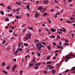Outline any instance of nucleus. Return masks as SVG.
Instances as JSON below:
<instances>
[{
  "mask_svg": "<svg viewBox=\"0 0 75 75\" xmlns=\"http://www.w3.org/2000/svg\"><path fill=\"white\" fill-rule=\"evenodd\" d=\"M36 46H37L38 48V50H41V47H44V46L42 44H41L40 43H38L36 44Z\"/></svg>",
  "mask_w": 75,
  "mask_h": 75,
  "instance_id": "obj_1",
  "label": "nucleus"
},
{
  "mask_svg": "<svg viewBox=\"0 0 75 75\" xmlns=\"http://www.w3.org/2000/svg\"><path fill=\"white\" fill-rule=\"evenodd\" d=\"M70 56H71V57L74 56L73 58H74V57H75V55H74V54H71L69 55L68 56L67 55L66 57H65L64 58L65 59H69V58H71V57H70Z\"/></svg>",
  "mask_w": 75,
  "mask_h": 75,
  "instance_id": "obj_2",
  "label": "nucleus"
},
{
  "mask_svg": "<svg viewBox=\"0 0 75 75\" xmlns=\"http://www.w3.org/2000/svg\"><path fill=\"white\" fill-rule=\"evenodd\" d=\"M26 36H27V37H26L25 38V39L26 40H28V38L30 39V38H31V34H27V35H26Z\"/></svg>",
  "mask_w": 75,
  "mask_h": 75,
  "instance_id": "obj_3",
  "label": "nucleus"
},
{
  "mask_svg": "<svg viewBox=\"0 0 75 75\" xmlns=\"http://www.w3.org/2000/svg\"><path fill=\"white\" fill-rule=\"evenodd\" d=\"M32 63H33L30 64V67H32V66H33V65H34L35 64V59L34 58H33V59L32 61Z\"/></svg>",
  "mask_w": 75,
  "mask_h": 75,
  "instance_id": "obj_4",
  "label": "nucleus"
},
{
  "mask_svg": "<svg viewBox=\"0 0 75 75\" xmlns=\"http://www.w3.org/2000/svg\"><path fill=\"white\" fill-rule=\"evenodd\" d=\"M16 33V32L14 31L13 33H12L13 35L14 36H15V37H16V36H18V35L16 33Z\"/></svg>",
  "mask_w": 75,
  "mask_h": 75,
  "instance_id": "obj_5",
  "label": "nucleus"
},
{
  "mask_svg": "<svg viewBox=\"0 0 75 75\" xmlns=\"http://www.w3.org/2000/svg\"><path fill=\"white\" fill-rule=\"evenodd\" d=\"M51 31L52 32H55V31H56V30L54 28H52L51 29Z\"/></svg>",
  "mask_w": 75,
  "mask_h": 75,
  "instance_id": "obj_6",
  "label": "nucleus"
},
{
  "mask_svg": "<svg viewBox=\"0 0 75 75\" xmlns=\"http://www.w3.org/2000/svg\"><path fill=\"white\" fill-rule=\"evenodd\" d=\"M16 67H17V65H14V67L12 68V71L14 72V69H16Z\"/></svg>",
  "mask_w": 75,
  "mask_h": 75,
  "instance_id": "obj_7",
  "label": "nucleus"
},
{
  "mask_svg": "<svg viewBox=\"0 0 75 75\" xmlns=\"http://www.w3.org/2000/svg\"><path fill=\"white\" fill-rule=\"evenodd\" d=\"M38 16H39V14L36 13H35V17H36V18H37V17H38Z\"/></svg>",
  "mask_w": 75,
  "mask_h": 75,
  "instance_id": "obj_8",
  "label": "nucleus"
},
{
  "mask_svg": "<svg viewBox=\"0 0 75 75\" xmlns=\"http://www.w3.org/2000/svg\"><path fill=\"white\" fill-rule=\"evenodd\" d=\"M62 28V29L63 30V31H64V33H65V32H66V31H67V29L64 28Z\"/></svg>",
  "mask_w": 75,
  "mask_h": 75,
  "instance_id": "obj_9",
  "label": "nucleus"
},
{
  "mask_svg": "<svg viewBox=\"0 0 75 75\" xmlns=\"http://www.w3.org/2000/svg\"><path fill=\"white\" fill-rule=\"evenodd\" d=\"M52 74H54L55 73V72H56V71H55V70L53 69L52 71Z\"/></svg>",
  "mask_w": 75,
  "mask_h": 75,
  "instance_id": "obj_10",
  "label": "nucleus"
},
{
  "mask_svg": "<svg viewBox=\"0 0 75 75\" xmlns=\"http://www.w3.org/2000/svg\"><path fill=\"white\" fill-rule=\"evenodd\" d=\"M43 2L45 3V4H48V1L47 0L46 1H43Z\"/></svg>",
  "mask_w": 75,
  "mask_h": 75,
  "instance_id": "obj_11",
  "label": "nucleus"
},
{
  "mask_svg": "<svg viewBox=\"0 0 75 75\" xmlns=\"http://www.w3.org/2000/svg\"><path fill=\"white\" fill-rule=\"evenodd\" d=\"M34 41H35L36 42H39L40 41L37 39H36Z\"/></svg>",
  "mask_w": 75,
  "mask_h": 75,
  "instance_id": "obj_12",
  "label": "nucleus"
},
{
  "mask_svg": "<svg viewBox=\"0 0 75 75\" xmlns=\"http://www.w3.org/2000/svg\"><path fill=\"white\" fill-rule=\"evenodd\" d=\"M7 8L8 10H11V7L10 6H7Z\"/></svg>",
  "mask_w": 75,
  "mask_h": 75,
  "instance_id": "obj_13",
  "label": "nucleus"
},
{
  "mask_svg": "<svg viewBox=\"0 0 75 75\" xmlns=\"http://www.w3.org/2000/svg\"><path fill=\"white\" fill-rule=\"evenodd\" d=\"M49 38H51L50 37H52L53 38H55V35H53V36H50L49 37Z\"/></svg>",
  "mask_w": 75,
  "mask_h": 75,
  "instance_id": "obj_14",
  "label": "nucleus"
},
{
  "mask_svg": "<svg viewBox=\"0 0 75 75\" xmlns=\"http://www.w3.org/2000/svg\"><path fill=\"white\" fill-rule=\"evenodd\" d=\"M75 69V67H74L71 68V69H70L71 71H73V70H74Z\"/></svg>",
  "mask_w": 75,
  "mask_h": 75,
  "instance_id": "obj_15",
  "label": "nucleus"
},
{
  "mask_svg": "<svg viewBox=\"0 0 75 75\" xmlns=\"http://www.w3.org/2000/svg\"><path fill=\"white\" fill-rule=\"evenodd\" d=\"M27 4L28 6H26V7H27L28 9V10H29V7H30V4Z\"/></svg>",
  "mask_w": 75,
  "mask_h": 75,
  "instance_id": "obj_16",
  "label": "nucleus"
},
{
  "mask_svg": "<svg viewBox=\"0 0 75 75\" xmlns=\"http://www.w3.org/2000/svg\"><path fill=\"white\" fill-rule=\"evenodd\" d=\"M28 29H30V30H33V28L32 27H28Z\"/></svg>",
  "mask_w": 75,
  "mask_h": 75,
  "instance_id": "obj_17",
  "label": "nucleus"
},
{
  "mask_svg": "<svg viewBox=\"0 0 75 75\" xmlns=\"http://www.w3.org/2000/svg\"><path fill=\"white\" fill-rule=\"evenodd\" d=\"M41 63H38L36 64V65L37 66H39V65H41Z\"/></svg>",
  "mask_w": 75,
  "mask_h": 75,
  "instance_id": "obj_18",
  "label": "nucleus"
},
{
  "mask_svg": "<svg viewBox=\"0 0 75 75\" xmlns=\"http://www.w3.org/2000/svg\"><path fill=\"white\" fill-rule=\"evenodd\" d=\"M18 51H19L18 50H17V51H16L14 53V54H17V53H18Z\"/></svg>",
  "mask_w": 75,
  "mask_h": 75,
  "instance_id": "obj_19",
  "label": "nucleus"
},
{
  "mask_svg": "<svg viewBox=\"0 0 75 75\" xmlns=\"http://www.w3.org/2000/svg\"><path fill=\"white\" fill-rule=\"evenodd\" d=\"M42 9V8L41 6H39V8H38V10H41Z\"/></svg>",
  "mask_w": 75,
  "mask_h": 75,
  "instance_id": "obj_20",
  "label": "nucleus"
},
{
  "mask_svg": "<svg viewBox=\"0 0 75 75\" xmlns=\"http://www.w3.org/2000/svg\"><path fill=\"white\" fill-rule=\"evenodd\" d=\"M47 15V14L46 13H43V16H46Z\"/></svg>",
  "mask_w": 75,
  "mask_h": 75,
  "instance_id": "obj_21",
  "label": "nucleus"
},
{
  "mask_svg": "<svg viewBox=\"0 0 75 75\" xmlns=\"http://www.w3.org/2000/svg\"><path fill=\"white\" fill-rule=\"evenodd\" d=\"M47 64H51V61H48L47 62Z\"/></svg>",
  "mask_w": 75,
  "mask_h": 75,
  "instance_id": "obj_22",
  "label": "nucleus"
},
{
  "mask_svg": "<svg viewBox=\"0 0 75 75\" xmlns=\"http://www.w3.org/2000/svg\"><path fill=\"white\" fill-rule=\"evenodd\" d=\"M20 75H22V74H23V70H21L20 71Z\"/></svg>",
  "mask_w": 75,
  "mask_h": 75,
  "instance_id": "obj_23",
  "label": "nucleus"
},
{
  "mask_svg": "<svg viewBox=\"0 0 75 75\" xmlns=\"http://www.w3.org/2000/svg\"><path fill=\"white\" fill-rule=\"evenodd\" d=\"M64 45H67V46H68V45H69V43H65Z\"/></svg>",
  "mask_w": 75,
  "mask_h": 75,
  "instance_id": "obj_24",
  "label": "nucleus"
},
{
  "mask_svg": "<svg viewBox=\"0 0 75 75\" xmlns=\"http://www.w3.org/2000/svg\"><path fill=\"white\" fill-rule=\"evenodd\" d=\"M5 21H9V19H8V18H7L5 20Z\"/></svg>",
  "mask_w": 75,
  "mask_h": 75,
  "instance_id": "obj_25",
  "label": "nucleus"
},
{
  "mask_svg": "<svg viewBox=\"0 0 75 75\" xmlns=\"http://www.w3.org/2000/svg\"><path fill=\"white\" fill-rule=\"evenodd\" d=\"M3 72H4V73H5V74H8V73H7V72L5 71L4 70H3Z\"/></svg>",
  "mask_w": 75,
  "mask_h": 75,
  "instance_id": "obj_26",
  "label": "nucleus"
},
{
  "mask_svg": "<svg viewBox=\"0 0 75 75\" xmlns=\"http://www.w3.org/2000/svg\"><path fill=\"white\" fill-rule=\"evenodd\" d=\"M0 5L2 6H3V7H4V6H5V5H4V4H2V3Z\"/></svg>",
  "mask_w": 75,
  "mask_h": 75,
  "instance_id": "obj_27",
  "label": "nucleus"
},
{
  "mask_svg": "<svg viewBox=\"0 0 75 75\" xmlns=\"http://www.w3.org/2000/svg\"><path fill=\"white\" fill-rule=\"evenodd\" d=\"M47 48H48V50H51V48H50V46H47Z\"/></svg>",
  "mask_w": 75,
  "mask_h": 75,
  "instance_id": "obj_28",
  "label": "nucleus"
},
{
  "mask_svg": "<svg viewBox=\"0 0 75 75\" xmlns=\"http://www.w3.org/2000/svg\"><path fill=\"white\" fill-rule=\"evenodd\" d=\"M0 13H1V14L3 16V15H4V13L2 11H0Z\"/></svg>",
  "mask_w": 75,
  "mask_h": 75,
  "instance_id": "obj_29",
  "label": "nucleus"
},
{
  "mask_svg": "<svg viewBox=\"0 0 75 75\" xmlns=\"http://www.w3.org/2000/svg\"><path fill=\"white\" fill-rule=\"evenodd\" d=\"M16 17L17 19H20V16H16Z\"/></svg>",
  "mask_w": 75,
  "mask_h": 75,
  "instance_id": "obj_30",
  "label": "nucleus"
},
{
  "mask_svg": "<svg viewBox=\"0 0 75 75\" xmlns=\"http://www.w3.org/2000/svg\"><path fill=\"white\" fill-rule=\"evenodd\" d=\"M54 68V67L51 66L50 67V69H52V68Z\"/></svg>",
  "mask_w": 75,
  "mask_h": 75,
  "instance_id": "obj_31",
  "label": "nucleus"
},
{
  "mask_svg": "<svg viewBox=\"0 0 75 75\" xmlns=\"http://www.w3.org/2000/svg\"><path fill=\"white\" fill-rule=\"evenodd\" d=\"M43 72H44V73L45 74H46L47 73V71H43Z\"/></svg>",
  "mask_w": 75,
  "mask_h": 75,
  "instance_id": "obj_32",
  "label": "nucleus"
},
{
  "mask_svg": "<svg viewBox=\"0 0 75 75\" xmlns=\"http://www.w3.org/2000/svg\"><path fill=\"white\" fill-rule=\"evenodd\" d=\"M8 16H9V17H12V16H13V15H12V14H8Z\"/></svg>",
  "mask_w": 75,
  "mask_h": 75,
  "instance_id": "obj_33",
  "label": "nucleus"
},
{
  "mask_svg": "<svg viewBox=\"0 0 75 75\" xmlns=\"http://www.w3.org/2000/svg\"><path fill=\"white\" fill-rule=\"evenodd\" d=\"M42 44L44 45H46V43L44 42H42Z\"/></svg>",
  "mask_w": 75,
  "mask_h": 75,
  "instance_id": "obj_34",
  "label": "nucleus"
},
{
  "mask_svg": "<svg viewBox=\"0 0 75 75\" xmlns=\"http://www.w3.org/2000/svg\"><path fill=\"white\" fill-rule=\"evenodd\" d=\"M18 45V48H20V45H21V44L20 43H19Z\"/></svg>",
  "mask_w": 75,
  "mask_h": 75,
  "instance_id": "obj_35",
  "label": "nucleus"
},
{
  "mask_svg": "<svg viewBox=\"0 0 75 75\" xmlns=\"http://www.w3.org/2000/svg\"><path fill=\"white\" fill-rule=\"evenodd\" d=\"M28 56H27L25 57V61L26 60V59H27V58H28Z\"/></svg>",
  "mask_w": 75,
  "mask_h": 75,
  "instance_id": "obj_36",
  "label": "nucleus"
},
{
  "mask_svg": "<svg viewBox=\"0 0 75 75\" xmlns=\"http://www.w3.org/2000/svg\"><path fill=\"white\" fill-rule=\"evenodd\" d=\"M23 45H24L25 47H27V45L25 43H24Z\"/></svg>",
  "mask_w": 75,
  "mask_h": 75,
  "instance_id": "obj_37",
  "label": "nucleus"
},
{
  "mask_svg": "<svg viewBox=\"0 0 75 75\" xmlns=\"http://www.w3.org/2000/svg\"><path fill=\"white\" fill-rule=\"evenodd\" d=\"M6 68H7V69H9L10 68V66H7L6 67Z\"/></svg>",
  "mask_w": 75,
  "mask_h": 75,
  "instance_id": "obj_38",
  "label": "nucleus"
},
{
  "mask_svg": "<svg viewBox=\"0 0 75 75\" xmlns=\"http://www.w3.org/2000/svg\"><path fill=\"white\" fill-rule=\"evenodd\" d=\"M68 71H69V69H67L65 71V72H66V73L68 72Z\"/></svg>",
  "mask_w": 75,
  "mask_h": 75,
  "instance_id": "obj_39",
  "label": "nucleus"
},
{
  "mask_svg": "<svg viewBox=\"0 0 75 75\" xmlns=\"http://www.w3.org/2000/svg\"><path fill=\"white\" fill-rule=\"evenodd\" d=\"M19 51H22L23 50V49L21 48H20L18 49Z\"/></svg>",
  "mask_w": 75,
  "mask_h": 75,
  "instance_id": "obj_40",
  "label": "nucleus"
},
{
  "mask_svg": "<svg viewBox=\"0 0 75 75\" xmlns=\"http://www.w3.org/2000/svg\"><path fill=\"white\" fill-rule=\"evenodd\" d=\"M5 65V63H4V62L2 63V67H3V66H4V65Z\"/></svg>",
  "mask_w": 75,
  "mask_h": 75,
  "instance_id": "obj_41",
  "label": "nucleus"
},
{
  "mask_svg": "<svg viewBox=\"0 0 75 75\" xmlns=\"http://www.w3.org/2000/svg\"><path fill=\"white\" fill-rule=\"evenodd\" d=\"M27 30V28H25L23 30V32L24 33V32H25V30Z\"/></svg>",
  "mask_w": 75,
  "mask_h": 75,
  "instance_id": "obj_42",
  "label": "nucleus"
},
{
  "mask_svg": "<svg viewBox=\"0 0 75 75\" xmlns=\"http://www.w3.org/2000/svg\"><path fill=\"white\" fill-rule=\"evenodd\" d=\"M50 56L48 57L47 58V59H50Z\"/></svg>",
  "mask_w": 75,
  "mask_h": 75,
  "instance_id": "obj_43",
  "label": "nucleus"
},
{
  "mask_svg": "<svg viewBox=\"0 0 75 75\" xmlns=\"http://www.w3.org/2000/svg\"><path fill=\"white\" fill-rule=\"evenodd\" d=\"M64 41H66L67 42H69L68 40H67L65 39Z\"/></svg>",
  "mask_w": 75,
  "mask_h": 75,
  "instance_id": "obj_44",
  "label": "nucleus"
},
{
  "mask_svg": "<svg viewBox=\"0 0 75 75\" xmlns=\"http://www.w3.org/2000/svg\"><path fill=\"white\" fill-rule=\"evenodd\" d=\"M35 69H38V66H36L35 67Z\"/></svg>",
  "mask_w": 75,
  "mask_h": 75,
  "instance_id": "obj_45",
  "label": "nucleus"
},
{
  "mask_svg": "<svg viewBox=\"0 0 75 75\" xmlns=\"http://www.w3.org/2000/svg\"><path fill=\"white\" fill-rule=\"evenodd\" d=\"M37 53L38 57L40 56V53L38 52Z\"/></svg>",
  "mask_w": 75,
  "mask_h": 75,
  "instance_id": "obj_46",
  "label": "nucleus"
},
{
  "mask_svg": "<svg viewBox=\"0 0 75 75\" xmlns=\"http://www.w3.org/2000/svg\"><path fill=\"white\" fill-rule=\"evenodd\" d=\"M70 20H74V18H70Z\"/></svg>",
  "mask_w": 75,
  "mask_h": 75,
  "instance_id": "obj_47",
  "label": "nucleus"
},
{
  "mask_svg": "<svg viewBox=\"0 0 75 75\" xmlns=\"http://www.w3.org/2000/svg\"><path fill=\"white\" fill-rule=\"evenodd\" d=\"M12 32H13V30H10L9 31V33H12Z\"/></svg>",
  "mask_w": 75,
  "mask_h": 75,
  "instance_id": "obj_48",
  "label": "nucleus"
},
{
  "mask_svg": "<svg viewBox=\"0 0 75 75\" xmlns=\"http://www.w3.org/2000/svg\"><path fill=\"white\" fill-rule=\"evenodd\" d=\"M57 14H58L59 15V14H60V13H57L56 14V15H57Z\"/></svg>",
  "mask_w": 75,
  "mask_h": 75,
  "instance_id": "obj_49",
  "label": "nucleus"
},
{
  "mask_svg": "<svg viewBox=\"0 0 75 75\" xmlns=\"http://www.w3.org/2000/svg\"><path fill=\"white\" fill-rule=\"evenodd\" d=\"M6 42L5 41V40H4L3 41V44H4Z\"/></svg>",
  "mask_w": 75,
  "mask_h": 75,
  "instance_id": "obj_50",
  "label": "nucleus"
},
{
  "mask_svg": "<svg viewBox=\"0 0 75 75\" xmlns=\"http://www.w3.org/2000/svg\"><path fill=\"white\" fill-rule=\"evenodd\" d=\"M9 50V47H8L7 48V51H8V50Z\"/></svg>",
  "mask_w": 75,
  "mask_h": 75,
  "instance_id": "obj_51",
  "label": "nucleus"
},
{
  "mask_svg": "<svg viewBox=\"0 0 75 75\" xmlns=\"http://www.w3.org/2000/svg\"><path fill=\"white\" fill-rule=\"evenodd\" d=\"M27 15L28 16V17H29L30 16V15L29 14V13H27Z\"/></svg>",
  "mask_w": 75,
  "mask_h": 75,
  "instance_id": "obj_52",
  "label": "nucleus"
},
{
  "mask_svg": "<svg viewBox=\"0 0 75 75\" xmlns=\"http://www.w3.org/2000/svg\"><path fill=\"white\" fill-rule=\"evenodd\" d=\"M67 22L68 23H71V21H67Z\"/></svg>",
  "mask_w": 75,
  "mask_h": 75,
  "instance_id": "obj_53",
  "label": "nucleus"
},
{
  "mask_svg": "<svg viewBox=\"0 0 75 75\" xmlns=\"http://www.w3.org/2000/svg\"><path fill=\"white\" fill-rule=\"evenodd\" d=\"M53 59H56V57L54 56V57H53Z\"/></svg>",
  "mask_w": 75,
  "mask_h": 75,
  "instance_id": "obj_54",
  "label": "nucleus"
},
{
  "mask_svg": "<svg viewBox=\"0 0 75 75\" xmlns=\"http://www.w3.org/2000/svg\"><path fill=\"white\" fill-rule=\"evenodd\" d=\"M57 38H58L60 39L61 38V37H60V36H57Z\"/></svg>",
  "mask_w": 75,
  "mask_h": 75,
  "instance_id": "obj_55",
  "label": "nucleus"
},
{
  "mask_svg": "<svg viewBox=\"0 0 75 75\" xmlns=\"http://www.w3.org/2000/svg\"><path fill=\"white\" fill-rule=\"evenodd\" d=\"M48 21L50 23H51V21L50 20H48Z\"/></svg>",
  "mask_w": 75,
  "mask_h": 75,
  "instance_id": "obj_56",
  "label": "nucleus"
},
{
  "mask_svg": "<svg viewBox=\"0 0 75 75\" xmlns=\"http://www.w3.org/2000/svg\"><path fill=\"white\" fill-rule=\"evenodd\" d=\"M71 35H72L73 38H74V35H73V33H72Z\"/></svg>",
  "mask_w": 75,
  "mask_h": 75,
  "instance_id": "obj_57",
  "label": "nucleus"
},
{
  "mask_svg": "<svg viewBox=\"0 0 75 75\" xmlns=\"http://www.w3.org/2000/svg\"><path fill=\"white\" fill-rule=\"evenodd\" d=\"M45 10H46V8H44L43 10V11H45Z\"/></svg>",
  "mask_w": 75,
  "mask_h": 75,
  "instance_id": "obj_58",
  "label": "nucleus"
},
{
  "mask_svg": "<svg viewBox=\"0 0 75 75\" xmlns=\"http://www.w3.org/2000/svg\"><path fill=\"white\" fill-rule=\"evenodd\" d=\"M57 55H58V53H56L55 54V57H57Z\"/></svg>",
  "mask_w": 75,
  "mask_h": 75,
  "instance_id": "obj_59",
  "label": "nucleus"
},
{
  "mask_svg": "<svg viewBox=\"0 0 75 75\" xmlns=\"http://www.w3.org/2000/svg\"><path fill=\"white\" fill-rule=\"evenodd\" d=\"M57 47L59 48H61V46H57Z\"/></svg>",
  "mask_w": 75,
  "mask_h": 75,
  "instance_id": "obj_60",
  "label": "nucleus"
},
{
  "mask_svg": "<svg viewBox=\"0 0 75 75\" xmlns=\"http://www.w3.org/2000/svg\"><path fill=\"white\" fill-rule=\"evenodd\" d=\"M42 25V26H45V24H43Z\"/></svg>",
  "mask_w": 75,
  "mask_h": 75,
  "instance_id": "obj_61",
  "label": "nucleus"
},
{
  "mask_svg": "<svg viewBox=\"0 0 75 75\" xmlns=\"http://www.w3.org/2000/svg\"><path fill=\"white\" fill-rule=\"evenodd\" d=\"M13 61H16V59H13Z\"/></svg>",
  "mask_w": 75,
  "mask_h": 75,
  "instance_id": "obj_62",
  "label": "nucleus"
},
{
  "mask_svg": "<svg viewBox=\"0 0 75 75\" xmlns=\"http://www.w3.org/2000/svg\"><path fill=\"white\" fill-rule=\"evenodd\" d=\"M68 1H69V2H71L72 1V0H68Z\"/></svg>",
  "mask_w": 75,
  "mask_h": 75,
  "instance_id": "obj_63",
  "label": "nucleus"
},
{
  "mask_svg": "<svg viewBox=\"0 0 75 75\" xmlns=\"http://www.w3.org/2000/svg\"><path fill=\"white\" fill-rule=\"evenodd\" d=\"M32 55H34V52H32Z\"/></svg>",
  "mask_w": 75,
  "mask_h": 75,
  "instance_id": "obj_64",
  "label": "nucleus"
}]
</instances>
